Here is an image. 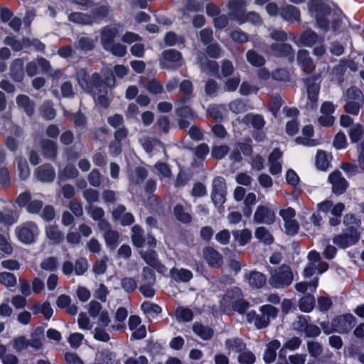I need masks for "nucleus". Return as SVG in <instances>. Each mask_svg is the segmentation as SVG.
Here are the masks:
<instances>
[{"label": "nucleus", "mask_w": 364, "mask_h": 364, "mask_svg": "<svg viewBox=\"0 0 364 364\" xmlns=\"http://www.w3.org/2000/svg\"><path fill=\"white\" fill-rule=\"evenodd\" d=\"M310 12L315 16L317 26L324 31L331 28L336 31L341 23L334 13L331 12L329 6L319 0H312L310 4Z\"/></svg>", "instance_id": "obj_1"}, {"label": "nucleus", "mask_w": 364, "mask_h": 364, "mask_svg": "<svg viewBox=\"0 0 364 364\" xmlns=\"http://www.w3.org/2000/svg\"><path fill=\"white\" fill-rule=\"evenodd\" d=\"M229 8L231 11L230 15L240 24L245 22H250L254 25L262 24V21L260 16L255 12L244 14L245 1L244 0H232L229 2Z\"/></svg>", "instance_id": "obj_2"}, {"label": "nucleus", "mask_w": 364, "mask_h": 364, "mask_svg": "<svg viewBox=\"0 0 364 364\" xmlns=\"http://www.w3.org/2000/svg\"><path fill=\"white\" fill-rule=\"evenodd\" d=\"M260 315L255 311H250L246 314V320L248 323H253L258 329L267 327L271 318L277 316L278 310L273 306L265 304L259 308Z\"/></svg>", "instance_id": "obj_3"}, {"label": "nucleus", "mask_w": 364, "mask_h": 364, "mask_svg": "<svg viewBox=\"0 0 364 364\" xmlns=\"http://www.w3.org/2000/svg\"><path fill=\"white\" fill-rule=\"evenodd\" d=\"M294 280L291 269L287 265L277 268L269 279V284L275 289H283L289 286Z\"/></svg>", "instance_id": "obj_4"}, {"label": "nucleus", "mask_w": 364, "mask_h": 364, "mask_svg": "<svg viewBox=\"0 0 364 364\" xmlns=\"http://www.w3.org/2000/svg\"><path fill=\"white\" fill-rule=\"evenodd\" d=\"M307 258L308 263L302 273L305 279L312 277L316 273L321 274L328 269V263L321 261L320 254L316 250L310 251Z\"/></svg>", "instance_id": "obj_5"}, {"label": "nucleus", "mask_w": 364, "mask_h": 364, "mask_svg": "<svg viewBox=\"0 0 364 364\" xmlns=\"http://www.w3.org/2000/svg\"><path fill=\"white\" fill-rule=\"evenodd\" d=\"M76 77L82 89L87 92L92 93L94 95H96L95 89L100 87L102 85V81L98 73H95L90 77L84 69L77 71Z\"/></svg>", "instance_id": "obj_6"}, {"label": "nucleus", "mask_w": 364, "mask_h": 364, "mask_svg": "<svg viewBox=\"0 0 364 364\" xmlns=\"http://www.w3.org/2000/svg\"><path fill=\"white\" fill-rule=\"evenodd\" d=\"M347 102L344 106L346 112L358 115L363 105L364 97L361 90L355 87H352L346 91Z\"/></svg>", "instance_id": "obj_7"}, {"label": "nucleus", "mask_w": 364, "mask_h": 364, "mask_svg": "<svg viewBox=\"0 0 364 364\" xmlns=\"http://www.w3.org/2000/svg\"><path fill=\"white\" fill-rule=\"evenodd\" d=\"M360 238L359 233L355 228L349 226L341 234L333 238V242L338 247L346 249L357 243Z\"/></svg>", "instance_id": "obj_8"}, {"label": "nucleus", "mask_w": 364, "mask_h": 364, "mask_svg": "<svg viewBox=\"0 0 364 364\" xmlns=\"http://www.w3.org/2000/svg\"><path fill=\"white\" fill-rule=\"evenodd\" d=\"M16 234L21 242L31 244L38 237L39 230L34 223L27 222L16 228Z\"/></svg>", "instance_id": "obj_9"}, {"label": "nucleus", "mask_w": 364, "mask_h": 364, "mask_svg": "<svg viewBox=\"0 0 364 364\" xmlns=\"http://www.w3.org/2000/svg\"><path fill=\"white\" fill-rule=\"evenodd\" d=\"M160 64L163 68H177L183 64L182 55L174 49L166 50L162 53Z\"/></svg>", "instance_id": "obj_10"}, {"label": "nucleus", "mask_w": 364, "mask_h": 364, "mask_svg": "<svg viewBox=\"0 0 364 364\" xmlns=\"http://www.w3.org/2000/svg\"><path fill=\"white\" fill-rule=\"evenodd\" d=\"M276 213L274 209L267 205H259L254 214V222L257 224L271 225L274 223Z\"/></svg>", "instance_id": "obj_11"}, {"label": "nucleus", "mask_w": 364, "mask_h": 364, "mask_svg": "<svg viewBox=\"0 0 364 364\" xmlns=\"http://www.w3.org/2000/svg\"><path fill=\"white\" fill-rule=\"evenodd\" d=\"M122 26L119 23L107 26L101 29V44L104 48H108L110 44L114 43V38L122 31Z\"/></svg>", "instance_id": "obj_12"}, {"label": "nucleus", "mask_w": 364, "mask_h": 364, "mask_svg": "<svg viewBox=\"0 0 364 364\" xmlns=\"http://www.w3.org/2000/svg\"><path fill=\"white\" fill-rule=\"evenodd\" d=\"M226 184L222 177H216L213 182L212 200L215 205H222L225 202Z\"/></svg>", "instance_id": "obj_13"}, {"label": "nucleus", "mask_w": 364, "mask_h": 364, "mask_svg": "<svg viewBox=\"0 0 364 364\" xmlns=\"http://www.w3.org/2000/svg\"><path fill=\"white\" fill-rule=\"evenodd\" d=\"M115 84V78L112 73H110V75L106 78L105 82H102V85L100 87L95 88L96 95H94L95 100L97 102L99 105H100L103 107H107L109 106V99L106 96V88L112 87Z\"/></svg>", "instance_id": "obj_14"}, {"label": "nucleus", "mask_w": 364, "mask_h": 364, "mask_svg": "<svg viewBox=\"0 0 364 364\" xmlns=\"http://www.w3.org/2000/svg\"><path fill=\"white\" fill-rule=\"evenodd\" d=\"M355 318L351 314L340 315L331 321L332 327L336 332L343 333L348 332L354 326Z\"/></svg>", "instance_id": "obj_15"}, {"label": "nucleus", "mask_w": 364, "mask_h": 364, "mask_svg": "<svg viewBox=\"0 0 364 364\" xmlns=\"http://www.w3.org/2000/svg\"><path fill=\"white\" fill-rule=\"evenodd\" d=\"M308 95L307 108L314 109L318 105V95L320 86L315 80L308 79L306 83Z\"/></svg>", "instance_id": "obj_16"}, {"label": "nucleus", "mask_w": 364, "mask_h": 364, "mask_svg": "<svg viewBox=\"0 0 364 364\" xmlns=\"http://www.w3.org/2000/svg\"><path fill=\"white\" fill-rule=\"evenodd\" d=\"M242 291L238 287L228 289L220 302L223 311L230 310V307L242 298Z\"/></svg>", "instance_id": "obj_17"}, {"label": "nucleus", "mask_w": 364, "mask_h": 364, "mask_svg": "<svg viewBox=\"0 0 364 364\" xmlns=\"http://www.w3.org/2000/svg\"><path fill=\"white\" fill-rule=\"evenodd\" d=\"M328 181L332 185V191L335 194L343 193L348 186L347 181L342 177L340 171H334L328 176Z\"/></svg>", "instance_id": "obj_18"}, {"label": "nucleus", "mask_w": 364, "mask_h": 364, "mask_svg": "<svg viewBox=\"0 0 364 364\" xmlns=\"http://www.w3.org/2000/svg\"><path fill=\"white\" fill-rule=\"evenodd\" d=\"M140 255L144 260L158 272L164 274L166 272V267L158 260L157 254L154 250L141 251Z\"/></svg>", "instance_id": "obj_19"}, {"label": "nucleus", "mask_w": 364, "mask_h": 364, "mask_svg": "<svg viewBox=\"0 0 364 364\" xmlns=\"http://www.w3.org/2000/svg\"><path fill=\"white\" fill-rule=\"evenodd\" d=\"M291 40L298 45L301 44L306 47H311L318 41H323V38L320 39L317 33L311 30H306L304 31L301 35L299 40H297V38L294 36H292Z\"/></svg>", "instance_id": "obj_20"}, {"label": "nucleus", "mask_w": 364, "mask_h": 364, "mask_svg": "<svg viewBox=\"0 0 364 364\" xmlns=\"http://www.w3.org/2000/svg\"><path fill=\"white\" fill-rule=\"evenodd\" d=\"M282 153L278 149H274L268 157L269 170L272 175H277L282 172Z\"/></svg>", "instance_id": "obj_21"}, {"label": "nucleus", "mask_w": 364, "mask_h": 364, "mask_svg": "<svg viewBox=\"0 0 364 364\" xmlns=\"http://www.w3.org/2000/svg\"><path fill=\"white\" fill-rule=\"evenodd\" d=\"M44 333L45 329L43 326H38L32 330L28 339L31 348L39 350L43 347L45 340Z\"/></svg>", "instance_id": "obj_22"}, {"label": "nucleus", "mask_w": 364, "mask_h": 364, "mask_svg": "<svg viewBox=\"0 0 364 364\" xmlns=\"http://www.w3.org/2000/svg\"><path fill=\"white\" fill-rule=\"evenodd\" d=\"M297 61L306 73H311L315 69L309 53L305 49L299 50L297 54Z\"/></svg>", "instance_id": "obj_23"}, {"label": "nucleus", "mask_w": 364, "mask_h": 364, "mask_svg": "<svg viewBox=\"0 0 364 364\" xmlns=\"http://www.w3.org/2000/svg\"><path fill=\"white\" fill-rule=\"evenodd\" d=\"M36 178L42 182H51L55 178V172L51 165L46 164L39 166L35 172Z\"/></svg>", "instance_id": "obj_24"}, {"label": "nucleus", "mask_w": 364, "mask_h": 364, "mask_svg": "<svg viewBox=\"0 0 364 364\" xmlns=\"http://www.w3.org/2000/svg\"><path fill=\"white\" fill-rule=\"evenodd\" d=\"M245 278L248 281L250 286L255 289L262 288L267 282L265 275L257 271H252L250 273H247Z\"/></svg>", "instance_id": "obj_25"}, {"label": "nucleus", "mask_w": 364, "mask_h": 364, "mask_svg": "<svg viewBox=\"0 0 364 364\" xmlns=\"http://www.w3.org/2000/svg\"><path fill=\"white\" fill-rule=\"evenodd\" d=\"M198 63L202 72L208 73L211 75L219 77V68L216 61L208 60L203 55L201 59L198 57Z\"/></svg>", "instance_id": "obj_26"}, {"label": "nucleus", "mask_w": 364, "mask_h": 364, "mask_svg": "<svg viewBox=\"0 0 364 364\" xmlns=\"http://www.w3.org/2000/svg\"><path fill=\"white\" fill-rule=\"evenodd\" d=\"M171 278L176 282H188L193 278V273L184 268L173 267L170 270Z\"/></svg>", "instance_id": "obj_27"}, {"label": "nucleus", "mask_w": 364, "mask_h": 364, "mask_svg": "<svg viewBox=\"0 0 364 364\" xmlns=\"http://www.w3.org/2000/svg\"><path fill=\"white\" fill-rule=\"evenodd\" d=\"M225 346L228 354L240 353L245 349L246 344L239 338H232L225 341Z\"/></svg>", "instance_id": "obj_28"}, {"label": "nucleus", "mask_w": 364, "mask_h": 364, "mask_svg": "<svg viewBox=\"0 0 364 364\" xmlns=\"http://www.w3.org/2000/svg\"><path fill=\"white\" fill-rule=\"evenodd\" d=\"M304 137L299 136L295 139V142L298 144H303L308 146H314L317 144L314 139H310L313 136L314 129L311 125H306L302 129Z\"/></svg>", "instance_id": "obj_29"}, {"label": "nucleus", "mask_w": 364, "mask_h": 364, "mask_svg": "<svg viewBox=\"0 0 364 364\" xmlns=\"http://www.w3.org/2000/svg\"><path fill=\"white\" fill-rule=\"evenodd\" d=\"M280 16L286 21L290 22L300 21V11L294 6L287 5L280 11Z\"/></svg>", "instance_id": "obj_30"}, {"label": "nucleus", "mask_w": 364, "mask_h": 364, "mask_svg": "<svg viewBox=\"0 0 364 364\" xmlns=\"http://www.w3.org/2000/svg\"><path fill=\"white\" fill-rule=\"evenodd\" d=\"M31 310L33 314H42L46 320H49L53 314V310L48 301L33 304Z\"/></svg>", "instance_id": "obj_31"}, {"label": "nucleus", "mask_w": 364, "mask_h": 364, "mask_svg": "<svg viewBox=\"0 0 364 364\" xmlns=\"http://www.w3.org/2000/svg\"><path fill=\"white\" fill-rule=\"evenodd\" d=\"M10 75L15 81L21 82L24 75L23 61L17 58L15 59L11 65Z\"/></svg>", "instance_id": "obj_32"}, {"label": "nucleus", "mask_w": 364, "mask_h": 364, "mask_svg": "<svg viewBox=\"0 0 364 364\" xmlns=\"http://www.w3.org/2000/svg\"><path fill=\"white\" fill-rule=\"evenodd\" d=\"M193 331L198 337L205 341L210 340L213 336V330L210 327L198 322L193 323Z\"/></svg>", "instance_id": "obj_33"}, {"label": "nucleus", "mask_w": 364, "mask_h": 364, "mask_svg": "<svg viewBox=\"0 0 364 364\" xmlns=\"http://www.w3.org/2000/svg\"><path fill=\"white\" fill-rule=\"evenodd\" d=\"M280 342L277 340L271 341L267 346L264 353V360L267 363H272L276 358L277 350L280 348Z\"/></svg>", "instance_id": "obj_34"}, {"label": "nucleus", "mask_w": 364, "mask_h": 364, "mask_svg": "<svg viewBox=\"0 0 364 364\" xmlns=\"http://www.w3.org/2000/svg\"><path fill=\"white\" fill-rule=\"evenodd\" d=\"M271 49L274 54L279 56H289L293 59V49L291 45L287 43H273L271 45Z\"/></svg>", "instance_id": "obj_35"}, {"label": "nucleus", "mask_w": 364, "mask_h": 364, "mask_svg": "<svg viewBox=\"0 0 364 364\" xmlns=\"http://www.w3.org/2000/svg\"><path fill=\"white\" fill-rule=\"evenodd\" d=\"M68 18L70 21L83 25H90L95 23V20L91 15L80 12L71 13Z\"/></svg>", "instance_id": "obj_36"}, {"label": "nucleus", "mask_w": 364, "mask_h": 364, "mask_svg": "<svg viewBox=\"0 0 364 364\" xmlns=\"http://www.w3.org/2000/svg\"><path fill=\"white\" fill-rule=\"evenodd\" d=\"M318 277H316L309 282H300L295 284V289L300 293H305L307 291L315 292L318 284Z\"/></svg>", "instance_id": "obj_37"}, {"label": "nucleus", "mask_w": 364, "mask_h": 364, "mask_svg": "<svg viewBox=\"0 0 364 364\" xmlns=\"http://www.w3.org/2000/svg\"><path fill=\"white\" fill-rule=\"evenodd\" d=\"M204 255L208 262L213 267H219L222 264L221 255L213 248H205Z\"/></svg>", "instance_id": "obj_38"}, {"label": "nucleus", "mask_w": 364, "mask_h": 364, "mask_svg": "<svg viewBox=\"0 0 364 364\" xmlns=\"http://www.w3.org/2000/svg\"><path fill=\"white\" fill-rule=\"evenodd\" d=\"M175 316L177 321L183 322H188L193 319V311L185 306H178L175 310Z\"/></svg>", "instance_id": "obj_39"}, {"label": "nucleus", "mask_w": 364, "mask_h": 364, "mask_svg": "<svg viewBox=\"0 0 364 364\" xmlns=\"http://www.w3.org/2000/svg\"><path fill=\"white\" fill-rule=\"evenodd\" d=\"M16 103L19 107L24 109L29 116L32 115L34 111V104L29 97L24 95H20L16 98Z\"/></svg>", "instance_id": "obj_40"}, {"label": "nucleus", "mask_w": 364, "mask_h": 364, "mask_svg": "<svg viewBox=\"0 0 364 364\" xmlns=\"http://www.w3.org/2000/svg\"><path fill=\"white\" fill-rule=\"evenodd\" d=\"M47 237L52 240L53 244H59L63 239V235L58 228L55 225H48L46 228Z\"/></svg>", "instance_id": "obj_41"}, {"label": "nucleus", "mask_w": 364, "mask_h": 364, "mask_svg": "<svg viewBox=\"0 0 364 364\" xmlns=\"http://www.w3.org/2000/svg\"><path fill=\"white\" fill-rule=\"evenodd\" d=\"M255 235L257 240L266 245H270L274 241V237L269 230L262 226L256 229Z\"/></svg>", "instance_id": "obj_42"}, {"label": "nucleus", "mask_w": 364, "mask_h": 364, "mask_svg": "<svg viewBox=\"0 0 364 364\" xmlns=\"http://www.w3.org/2000/svg\"><path fill=\"white\" fill-rule=\"evenodd\" d=\"M185 98L183 101L177 104L176 114L181 118L193 119L196 117V114L191 109V108L184 105Z\"/></svg>", "instance_id": "obj_43"}, {"label": "nucleus", "mask_w": 364, "mask_h": 364, "mask_svg": "<svg viewBox=\"0 0 364 364\" xmlns=\"http://www.w3.org/2000/svg\"><path fill=\"white\" fill-rule=\"evenodd\" d=\"M41 147L44 155L47 158L53 159L55 157L57 154V146L55 142L48 139H43L41 141Z\"/></svg>", "instance_id": "obj_44"}, {"label": "nucleus", "mask_w": 364, "mask_h": 364, "mask_svg": "<svg viewBox=\"0 0 364 364\" xmlns=\"http://www.w3.org/2000/svg\"><path fill=\"white\" fill-rule=\"evenodd\" d=\"M235 240L241 246L245 245L252 237V232L248 229L235 230L232 232Z\"/></svg>", "instance_id": "obj_45"}, {"label": "nucleus", "mask_w": 364, "mask_h": 364, "mask_svg": "<svg viewBox=\"0 0 364 364\" xmlns=\"http://www.w3.org/2000/svg\"><path fill=\"white\" fill-rule=\"evenodd\" d=\"M132 240L133 244L137 247H141L144 242V231L139 225H134L132 228Z\"/></svg>", "instance_id": "obj_46"}, {"label": "nucleus", "mask_w": 364, "mask_h": 364, "mask_svg": "<svg viewBox=\"0 0 364 364\" xmlns=\"http://www.w3.org/2000/svg\"><path fill=\"white\" fill-rule=\"evenodd\" d=\"M128 315L127 311L125 308H119L115 314V321L118 322L117 324H113L112 328L116 331L122 329L124 327V321Z\"/></svg>", "instance_id": "obj_47"}, {"label": "nucleus", "mask_w": 364, "mask_h": 364, "mask_svg": "<svg viewBox=\"0 0 364 364\" xmlns=\"http://www.w3.org/2000/svg\"><path fill=\"white\" fill-rule=\"evenodd\" d=\"M78 176V171L75 166L73 164L67 165L63 171H60L58 174L59 181H62L64 179L75 178Z\"/></svg>", "instance_id": "obj_48"}, {"label": "nucleus", "mask_w": 364, "mask_h": 364, "mask_svg": "<svg viewBox=\"0 0 364 364\" xmlns=\"http://www.w3.org/2000/svg\"><path fill=\"white\" fill-rule=\"evenodd\" d=\"M315 305V299L311 294L303 296L299 304V309L304 312H310Z\"/></svg>", "instance_id": "obj_49"}, {"label": "nucleus", "mask_w": 364, "mask_h": 364, "mask_svg": "<svg viewBox=\"0 0 364 364\" xmlns=\"http://www.w3.org/2000/svg\"><path fill=\"white\" fill-rule=\"evenodd\" d=\"M104 237L107 245L112 250L115 249L119 242V235L118 232L108 230L105 232Z\"/></svg>", "instance_id": "obj_50"}, {"label": "nucleus", "mask_w": 364, "mask_h": 364, "mask_svg": "<svg viewBox=\"0 0 364 364\" xmlns=\"http://www.w3.org/2000/svg\"><path fill=\"white\" fill-rule=\"evenodd\" d=\"M11 345L16 352H20L30 347L29 341L24 336L14 338L11 341Z\"/></svg>", "instance_id": "obj_51"}, {"label": "nucleus", "mask_w": 364, "mask_h": 364, "mask_svg": "<svg viewBox=\"0 0 364 364\" xmlns=\"http://www.w3.org/2000/svg\"><path fill=\"white\" fill-rule=\"evenodd\" d=\"M0 283L6 287H14L16 285L17 279L14 274L3 272H0Z\"/></svg>", "instance_id": "obj_52"}, {"label": "nucleus", "mask_w": 364, "mask_h": 364, "mask_svg": "<svg viewBox=\"0 0 364 364\" xmlns=\"http://www.w3.org/2000/svg\"><path fill=\"white\" fill-rule=\"evenodd\" d=\"M246 57L247 61L253 66L260 67L265 63L264 57L254 50H249L246 54Z\"/></svg>", "instance_id": "obj_53"}, {"label": "nucleus", "mask_w": 364, "mask_h": 364, "mask_svg": "<svg viewBox=\"0 0 364 364\" xmlns=\"http://www.w3.org/2000/svg\"><path fill=\"white\" fill-rule=\"evenodd\" d=\"M301 343V341L298 337H294V338L289 339V341H287L285 343L284 347L279 350V357H282V356L285 357L286 349H289L291 350L297 349L299 347Z\"/></svg>", "instance_id": "obj_54"}, {"label": "nucleus", "mask_w": 364, "mask_h": 364, "mask_svg": "<svg viewBox=\"0 0 364 364\" xmlns=\"http://www.w3.org/2000/svg\"><path fill=\"white\" fill-rule=\"evenodd\" d=\"M348 134L352 142H358L363 135V127L359 124H353L350 128Z\"/></svg>", "instance_id": "obj_55"}, {"label": "nucleus", "mask_w": 364, "mask_h": 364, "mask_svg": "<svg viewBox=\"0 0 364 364\" xmlns=\"http://www.w3.org/2000/svg\"><path fill=\"white\" fill-rule=\"evenodd\" d=\"M225 107L222 105H212L208 108V113L210 117L213 118L217 122L223 120V111Z\"/></svg>", "instance_id": "obj_56"}, {"label": "nucleus", "mask_w": 364, "mask_h": 364, "mask_svg": "<svg viewBox=\"0 0 364 364\" xmlns=\"http://www.w3.org/2000/svg\"><path fill=\"white\" fill-rule=\"evenodd\" d=\"M316 164L321 170H326L329 165V161L327 158V154L323 151H318L316 156Z\"/></svg>", "instance_id": "obj_57"}, {"label": "nucleus", "mask_w": 364, "mask_h": 364, "mask_svg": "<svg viewBox=\"0 0 364 364\" xmlns=\"http://www.w3.org/2000/svg\"><path fill=\"white\" fill-rule=\"evenodd\" d=\"M106 50L111 52L114 55L123 57L127 53L126 46L120 44L113 43L105 48Z\"/></svg>", "instance_id": "obj_58"}, {"label": "nucleus", "mask_w": 364, "mask_h": 364, "mask_svg": "<svg viewBox=\"0 0 364 364\" xmlns=\"http://www.w3.org/2000/svg\"><path fill=\"white\" fill-rule=\"evenodd\" d=\"M76 47L84 51L91 50L95 47L94 41L89 37H81L79 38Z\"/></svg>", "instance_id": "obj_59"}, {"label": "nucleus", "mask_w": 364, "mask_h": 364, "mask_svg": "<svg viewBox=\"0 0 364 364\" xmlns=\"http://www.w3.org/2000/svg\"><path fill=\"white\" fill-rule=\"evenodd\" d=\"M174 214L176 218L184 223H188L191 220V216L188 213L184 211L183 208L181 205H177L174 208Z\"/></svg>", "instance_id": "obj_60"}, {"label": "nucleus", "mask_w": 364, "mask_h": 364, "mask_svg": "<svg viewBox=\"0 0 364 364\" xmlns=\"http://www.w3.org/2000/svg\"><path fill=\"white\" fill-rule=\"evenodd\" d=\"M4 43L10 46L14 51H19L25 46L23 39L22 42L16 39L14 36H7L4 39Z\"/></svg>", "instance_id": "obj_61"}, {"label": "nucleus", "mask_w": 364, "mask_h": 364, "mask_svg": "<svg viewBox=\"0 0 364 364\" xmlns=\"http://www.w3.org/2000/svg\"><path fill=\"white\" fill-rule=\"evenodd\" d=\"M237 359L240 364H253L255 355L251 351L244 350L239 354Z\"/></svg>", "instance_id": "obj_62"}, {"label": "nucleus", "mask_w": 364, "mask_h": 364, "mask_svg": "<svg viewBox=\"0 0 364 364\" xmlns=\"http://www.w3.org/2000/svg\"><path fill=\"white\" fill-rule=\"evenodd\" d=\"M229 152V147L226 145L215 146L212 149L211 156L215 159H223Z\"/></svg>", "instance_id": "obj_63"}, {"label": "nucleus", "mask_w": 364, "mask_h": 364, "mask_svg": "<svg viewBox=\"0 0 364 364\" xmlns=\"http://www.w3.org/2000/svg\"><path fill=\"white\" fill-rule=\"evenodd\" d=\"M147 176V171L143 167H136L134 173L131 176V181L134 183H141Z\"/></svg>", "instance_id": "obj_64"}]
</instances>
